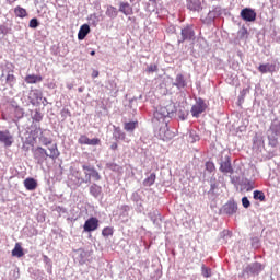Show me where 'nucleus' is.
I'll return each instance as SVG.
<instances>
[{"label":"nucleus","mask_w":280,"mask_h":280,"mask_svg":"<svg viewBox=\"0 0 280 280\" xmlns=\"http://www.w3.org/2000/svg\"><path fill=\"white\" fill-rule=\"evenodd\" d=\"M267 137L269 141V145L271 148H277L279 145V137H280V121L273 120L269 130L267 131Z\"/></svg>","instance_id":"1"},{"label":"nucleus","mask_w":280,"mask_h":280,"mask_svg":"<svg viewBox=\"0 0 280 280\" xmlns=\"http://www.w3.org/2000/svg\"><path fill=\"white\" fill-rule=\"evenodd\" d=\"M82 170L85 174V177L81 179L80 185H82V183H91V178L96 182L102 180V175H100V172L95 170V166L91 164H83Z\"/></svg>","instance_id":"2"},{"label":"nucleus","mask_w":280,"mask_h":280,"mask_svg":"<svg viewBox=\"0 0 280 280\" xmlns=\"http://www.w3.org/2000/svg\"><path fill=\"white\" fill-rule=\"evenodd\" d=\"M174 113H176V107L174 104H168L165 107H159L154 113V119L161 121V119H167V117H174Z\"/></svg>","instance_id":"3"},{"label":"nucleus","mask_w":280,"mask_h":280,"mask_svg":"<svg viewBox=\"0 0 280 280\" xmlns=\"http://www.w3.org/2000/svg\"><path fill=\"white\" fill-rule=\"evenodd\" d=\"M155 137L162 141H172L174 139V132L167 127V122H163L162 126L155 130Z\"/></svg>","instance_id":"4"},{"label":"nucleus","mask_w":280,"mask_h":280,"mask_svg":"<svg viewBox=\"0 0 280 280\" xmlns=\"http://www.w3.org/2000/svg\"><path fill=\"white\" fill-rule=\"evenodd\" d=\"M264 270L261 262H252L247 265L242 272V277H249V275H259Z\"/></svg>","instance_id":"5"},{"label":"nucleus","mask_w":280,"mask_h":280,"mask_svg":"<svg viewBox=\"0 0 280 280\" xmlns=\"http://www.w3.org/2000/svg\"><path fill=\"white\" fill-rule=\"evenodd\" d=\"M100 229V220L95 217L88 219L83 225L84 233H93Z\"/></svg>","instance_id":"6"},{"label":"nucleus","mask_w":280,"mask_h":280,"mask_svg":"<svg viewBox=\"0 0 280 280\" xmlns=\"http://www.w3.org/2000/svg\"><path fill=\"white\" fill-rule=\"evenodd\" d=\"M205 110H207V104L205 103V100L197 98L196 104L191 107L192 117H200Z\"/></svg>","instance_id":"7"},{"label":"nucleus","mask_w":280,"mask_h":280,"mask_svg":"<svg viewBox=\"0 0 280 280\" xmlns=\"http://www.w3.org/2000/svg\"><path fill=\"white\" fill-rule=\"evenodd\" d=\"M33 156L38 165H43V163H45L47 159H49L47 155V150H45L43 147H37L33 151Z\"/></svg>","instance_id":"8"},{"label":"nucleus","mask_w":280,"mask_h":280,"mask_svg":"<svg viewBox=\"0 0 280 280\" xmlns=\"http://www.w3.org/2000/svg\"><path fill=\"white\" fill-rule=\"evenodd\" d=\"M196 38V33L191 26H185L182 28L180 38L178 43H185V40H194Z\"/></svg>","instance_id":"9"},{"label":"nucleus","mask_w":280,"mask_h":280,"mask_svg":"<svg viewBox=\"0 0 280 280\" xmlns=\"http://www.w3.org/2000/svg\"><path fill=\"white\" fill-rule=\"evenodd\" d=\"M219 16H222V8L214 7L211 11H209L208 15L203 20V23H206V25H211V23H213V21H215V19Z\"/></svg>","instance_id":"10"},{"label":"nucleus","mask_w":280,"mask_h":280,"mask_svg":"<svg viewBox=\"0 0 280 280\" xmlns=\"http://www.w3.org/2000/svg\"><path fill=\"white\" fill-rule=\"evenodd\" d=\"M116 215H118L119 220L124 223L128 222V218H130V206L122 205L117 208Z\"/></svg>","instance_id":"11"},{"label":"nucleus","mask_w":280,"mask_h":280,"mask_svg":"<svg viewBox=\"0 0 280 280\" xmlns=\"http://www.w3.org/2000/svg\"><path fill=\"white\" fill-rule=\"evenodd\" d=\"M241 19H243V21H247L248 23H253V21H256L257 19V13L250 8H245L241 11Z\"/></svg>","instance_id":"12"},{"label":"nucleus","mask_w":280,"mask_h":280,"mask_svg":"<svg viewBox=\"0 0 280 280\" xmlns=\"http://www.w3.org/2000/svg\"><path fill=\"white\" fill-rule=\"evenodd\" d=\"M221 212L225 213V215H235V213H237V202L234 200L228 201L222 207Z\"/></svg>","instance_id":"13"},{"label":"nucleus","mask_w":280,"mask_h":280,"mask_svg":"<svg viewBox=\"0 0 280 280\" xmlns=\"http://www.w3.org/2000/svg\"><path fill=\"white\" fill-rule=\"evenodd\" d=\"M220 170L223 174H233V166H231V158L229 155L221 160Z\"/></svg>","instance_id":"14"},{"label":"nucleus","mask_w":280,"mask_h":280,"mask_svg":"<svg viewBox=\"0 0 280 280\" xmlns=\"http://www.w3.org/2000/svg\"><path fill=\"white\" fill-rule=\"evenodd\" d=\"M0 143H4L7 148H10L14 143V138L8 130L0 131Z\"/></svg>","instance_id":"15"},{"label":"nucleus","mask_w":280,"mask_h":280,"mask_svg":"<svg viewBox=\"0 0 280 280\" xmlns=\"http://www.w3.org/2000/svg\"><path fill=\"white\" fill-rule=\"evenodd\" d=\"M279 70V68L277 67V63H261L258 67V71L260 73H275Z\"/></svg>","instance_id":"16"},{"label":"nucleus","mask_w":280,"mask_h":280,"mask_svg":"<svg viewBox=\"0 0 280 280\" xmlns=\"http://www.w3.org/2000/svg\"><path fill=\"white\" fill-rule=\"evenodd\" d=\"M47 150L48 159H52V161H55V159H58V156H60V151H58V144L51 142L47 145Z\"/></svg>","instance_id":"17"},{"label":"nucleus","mask_w":280,"mask_h":280,"mask_svg":"<svg viewBox=\"0 0 280 280\" xmlns=\"http://www.w3.org/2000/svg\"><path fill=\"white\" fill-rule=\"evenodd\" d=\"M187 8L192 12H200L202 10V0H188Z\"/></svg>","instance_id":"18"},{"label":"nucleus","mask_w":280,"mask_h":280,"mask_svg":"<svg viewBox=\"0 0 280 280\" xmlns=\"http://www.w3.org/2000/svg\"><path fill=\"white\" fill-rule=\"evenodd\" d=\"M90 32H91V26H89V24H83L79 30L78 39L84 40L86 36H89Z\"/></svg>","instance_id":"19"},{"label":"nucleus","mask_w":280,"mask_h":280,"mask_svg":"<svg viewBox=\"0 0 280 280\" xmlns=\"http://www.w3.org/2000/svg\"><path fill=\"white\" fill-rule=\"evenodd\" d=\"M24 187L27 189V191H35V189L38 187V182L32 177L26 178L24 180Z\"/></svg>","instance_id":"20"},{"label":"nucleus","mask_w":280,"mask_h":280,"mask_svg":"<svg viewBox=\"0 0 280 280\" xmlns=\"http://www.w3.org/2000/svg\"><path fill=\"white\" fill-rule=\"evenodd\" d=\"M173 86H176L177 89H185L187 86V80H185V75L177 74L175 78V82L173 83Z\"/></svg>","instance_id":"21"},{"label":"nucleus","mask_w":280,"mask_h":280,"mask_svg":"<svg viewBox=\"0 0 280 280\" xmlns=\"http://www.w3.org/2000/svg\"><path fill=\"white\" fill-rule=\"evenodd\" d=\"M119 12H122L126 16L132 14V7L128 2H121L119 5Z\"/></svg>","instance_id":"22"},{"label":"nucleus","mask_w":280,"mask_h":280,"mask_svg":"<svg viewBox=\"0 0 280 280\" xmlns=\"http://www.w3.org/2000/svg\"><path fill=\"white\" fill-rule=\"evenodd\" d=\"M90 194L93 196V198H100V196H102V186L92 184L90 186Z\"/></svg>","instance_id":"23"},{"label":"nucleus","mask_w":280,"mask_h":280,"mask_svg":"<svg viewBox=\"0 0 280 280\" xmlns=\"http://www.w3.org/2000/svg\"><path fill=\"white\" fill-rule=\"evenodd\" d=\"M137 128H139V121L137 120L124 122V130H126V132H135Z\"/></svg>","instance_id":"24"},{"label":"nucleus","mask_w":280,"mask_h":280,"mask_svg":"<svg viewBox=\"0 0 280 280\" xmlns=\"http://www.w3.org/2000/svg\"><path fill=\"white\" fill-rule=\"evenodd\" d=\"M25 82L27 84H36L38 82H43V77L36 74H28L25 78Z\"/></svg>","instance_id":"25"},{"label":"nucleus","mask_w":280,"mask_h":280,"mask_svg":"<svg viewBox=\"0 0 280 280\" xmlns=\"http://www.w3.org/2000/svg\"><path fill=\"white\" fill-rule=\"evenodd\" d=\"M23 255H25V253H23V247H21V243H16L15 247L12 250V256L13 257H23Z\"/></svg>","instance_id":"26"},{"label":"nucleus","mask_w":280,"mask_h":280,"mask_svg":"<svg viewBox=\"0 0 280 280\" xmlns=\"http://www.w3.org/2000/svg\"><path fill=\"white\" fill-rule=\"evenodd\" d=\"M156 180V174L151 173L149 177L143 180L144 187H152V184Z\"/></svg>","instance_id":"27"},{"label":"nucleus","mask_w":280,"mask_h":280,"mask_svg":"<svg viewBox=\"0 0 280 280\" xmlns=\"http://www.w3.org/2000/svg\"><path fill=\"white\" fill-rule=\"evenodd\" d=\"M14 14H15V16H19L20 19H25V16H27V10H25L22 7H16L14 9Z\"/></svg>","instance_id":"28"},{"label":"nucleus","mask_w":280,"mask_h":280,"mask_svg":"<svg viewBox=\"0 0 280 280\" xmlns=\"http://www.w3.org/2000/svg\"><path fill=\"white\" fill-rule=\"evenodd\" d=\"M117 14H118L117 8L112 5L107 7L106 16H109V19H117Z\"/></svg>","instance_id":"29"},{"label":"nucleus","mask_w":280,"mask_h":280,"mask_svg":"<svg viewBox=\"0 0 280 280\" xmlns=\"http://www.w3.org/2000/svg\"><path fill=\"white\" fill-rule=\"evenodd\" d=\"M114 138L118 141H125L126 140V133L121 131L119 128H116L114 130Z\"/></svg>","instance_id":"30"},{"label":"nucleus","mask_w":280,"mask_h":280,"mask_svg":"<svg viewBox=\"0 0 280 280\" xmlns=\"http://www.w3.org/2000/svg\"><path fill=\"white\" fill-rule=\"evenodd\" d=\"M237 36H238L240 40H244V39L248 38V30L246 28V26H242L240 28V31L237 32Z\"/></svg>","instance_id":"31"},{"label":"nucleus","mask_w":280,"mask_h":280,"mask_svg":"<svg viewBox=\"0 0 280 280\" xmlns=\"http://www.w3.org/2000/svg\"><path fill=\"white\" fill-rule=\"evenodd\" d=\"M188 141H189V143H196V141H200V136H198L196 130L189 131Z\"/></svg>","instance_id":"32"},{"label":"nucleus","mask_w":280,"mask_h":280,"mask_svg":"<svg viewBox=\"0 0 280 280\" xmlns=\"http://www.w3.org/2000/svg\"><path fill=\"white\" fill-rule=\"evenodd\" d=\"M218 187H220V182L214 177L210 178V194H215Z\"/></svg>","instance_id":"33"},{"label":"nucleus","mask_w":280,"mask_h":280,"mask_svg":"<svg viewBox=\"0 0 280 280\" xmlns=\"http://www.w3.org/2000/svg\"><path fill=\"white\" fill-rule=\"evenodd\" d=\"M254 200H259L260 202H266V195L264 191L255 190L254 191Z\"/></svg>","instance_id":"34"},{"label":"nucleus","mask_w":280,"mask_h":280,"mask_svg":"<svg viewBox=\"0 0 280 280\" xmlns=\"http://www.w3.org/2000/svg\"><path fill=\"white\" fill-rule=\"evenodd\" d=\"M107 167L108 170H112V172H117L118 174H121V172H124V168L116 163H108Z\"/></svg>","instance_id":"35"},{"label":"nucleus","mask_w":280,"mask_h":280,"mask_svg":"<svg viewBox=\"0 0 280 280\" xmlns=\"http://www.w3.org/2000/svg\"><path fill=\"white\" fill-rule=\"evenodd\" d=\"M201 275L202 277H205L206 279H209V277H211V268L202 265L201 266Z\"/></svg>","instance_id":"36"},{"label":"nucleus","mask_w":280,"mask_h":280,"mask_svg":"<svg viewBox=\"0 0 280 280\" xmlns=\"http://www.w3.org/2000/svg\"><path fill=\"white\" fill-rule=\"evenodd\" d=\"M177 115L182 121H185L187 119V115H189V112L185 110V108H179Z\"/></svg>","instance_id":"37"},{"label":"nucleus","mask_w":280,"mask_h":280,"mask_svg":"<svg viewBox=\"0 0 280 280\" xmlns=\"http://www.w3.org/2000/svg\"><path fill=\"white\" fill-rule=\"evenodd\" d=\"M89 21L91 25H94V27H96L97 23H100V18H97V14H91Z\"/></svg>","instance_id":"38"},{"label":"nucleus","mask_w":280,"mask_h":280,"mask_svg":"<svg viewBox=\"0 0 280 280\" xmlns=\"http://www.w3.org/2000/svg\"><path fill=\"white\" fill-rule=\"evenodd\" d=\"M38 25H40V22H38V19L36 18H33L28 23V26L31 27V30H36Z\"/></svg>","instance_id":"39"},{"label":"nucleus","mask_w":280,"mask_h":280,"mask_svg":"<svg viewBox=\"0 0 280 280\" xmlns=\"http://www.w3.org/2000/svg\"><path fill=\"white\" fill-rule=\"evenodd\" d=\"M5 80L9 86H14V83L16 82V78L14 77V74H8Z\"/></svg>","instance_id":"40"},{"label":"nucleus","mask_w":280,"mask_h":280,"mask_svg":"<svg viewBox=\"0 0 280 280\" xmlns=\"http://www.w3.org/2000/svg\"><path fill=\"white\" fill-rule=\"evenodd\" d=\"M33 121H43V114L36 109L34 115L32 116Z\"/></svg>","instance_id":"41"},{"label":"nucleus","mask_w":280,"mask_h":280,"mask_svg":"<svg viewBox=\"0 0 280 280\" xmlns=\"http://www.w3.org/2000/svg\"><path fill=\"white\" fill-rule=\"evenodd\" d=\"M102 235L103 237H110V235H113V228L110 226L104 228L102 231Z\"/></svg>","instance_id":"42"},{"label":"nucleus","mask_w":280,"mask_h":280,"mask_svg":"<svg viewBox=\"0 0 280 280\" xmlns=\"http://www.w3.org/2000/svg\"><path fill=\"white\" fill-rule=\"evenodd\" d=\"M131 198H132L133 202H136L138 205V207H142L141 196H139V192H133Z\"/></svg>","instance_id":"43"},{"label":"nucleus","mask_w":280,"mask_h":280,"mask_svg":"<svg viewBox=\"0 0 280 280\" xmlns=\"http://www.w3.org/2000/svg\"><path fill=\"white\" fill-rule=\"evenodd\" d=\"M221 237H222V240H224V242H229V240H231V231L223 230L221 232Z\"/></svg>","instance_id":"44"},{"label":"nucleus","mask_w":280,"mask_h":280,"mask_svg":"<svg viewBox=\"0 0 280 280\" xmlns=\"http://www.w3.org/2000/svg\"><path fill=\"white\" fill-rule=\"evenodd\" d=\"M156 71H159V67L155 63L147 67V73H156Z\"/></svg>","instance_id":"45"},{"label":"nucleus","mask_w":280,"mask_h":280,"mask_svg":"<svg viewBox=\"0 0 280 280\" xmlns=\"http://www.w3.org/2000/svg\"><path fill=\"white\" fill-rule=\"evenodd\" d=\"M78 143H80V145H89V137H86L85 135H82L79 138Z\"/></svg>","instance_id":"46"},{"label":"nucleus","mask_w":280,"mask_h":280,"mask_svg":"<svg viewBox=\"0 0 280 280\" xmlns=\"http://www.w3.org/2000/svg\"><path fill=\"white\" fill-rule=\"evenodd\" d=\"M100 143H101L100 138H93V139L89 138L88 145H100Z\"/></svg>","instance_id":"47"},{"label":"nucleus","mask_w":280,"mask_h":280,"mask_svg":"<svg viewBox=\"0 0 280 280\" xmlns=\"http://www.w3.org/2000/svg\"><path fill=\"white\" fill-rule=\"evenodd\" d=\"M39 141H40L42 145H46V147L51 145V143H52L51 140H49L45 137L39 138Z\"/></svg>","instance_id":"48"},{"label":"nucleus","mask_w":280,"mask_h":280,"mask_svg":"<svg viewBox=\"0 0 280 280\" xmlns=\"http://www.w3.org/2000/svg\"><path fill=\"white\" fill-rule=\"evenodd\" d=\"M242 205H243L244 209H248V207H250V200H248V197L242 198Z\"/></svg>","instance_id":"49"},{"label":"nucleus","mask_w":280,"mask_h":280,"mask_svg":"<svg viewBox=\"0 0 280 280\" xmlns=\"http://www.w3.org/2000/svg\"><path fill=\"white\" fill-rule=\"evenodd\" d=\"M206 170L208 172H213V170H215V164H213V162H206Z\"/></svg>","instance_id":"50"},{"label":"nucleus","mask_w":280,"mask_h":280,"mask_svg":"<svg viewBox=\"0 0 280 280\" xmlns=\"http://www.w3.org/2000/svg\"><path fill=\"white\" fill-rule=\"evenodd\" d=\"M67 115L71 117V112H69V109H62L61 116L63 117V119H67Z\"/></svg>","instance_id":"51"},{"label":"nucleus","mask_w":280,"mask_h":280,"mask_svg":"<svg viewBox=\"0 0 280 280\" xmlns=\"http://www.w3.org/2000/svg\"><path fill=\"white\" fill-rule=\"evenodd\" d=\"M252 246H254V248H259V238H253Z\"/></svg>","instance_id":"52"},{"label":"nucleus","mask_w":280,"mask_h":280,"mask_svg":"<svg viewBox=\"0 0 280 280\" xmlns=\"http://www.w3.org/2000/svg\"><path fill=\"white\" fill-rule=\"evenodd\" d=\"M40 93L38 91L33 92V96L35 97V100H40Z\"/></svg>","instance_id":"53"},{"label":"nucleus","mask_w":280,"mask_h":280,"mask_svg":"<svg viewBox=\"0 0 280 280\" xmlns=\"http://www.w3.org/2000/svg\"><path fill=\"white\" fill-rule=\"evenodd\" d=\"M98 75H100V71L94 70V71L92 72V78H97Z\"/></svg>","instance_id":"54"},{"label":"nucleus","mask_w":280,"mask_h":280,"mask_svg":"<svg viewBox=\"0 0 280 280\" xmlns=\"http://www.w3.org/2000/svg\"><path fill=\"white\" fill-rule=\"evenodd\" d=\"M110 150H117V143L114 142L112 145H110Z\"/></svg>","instance_id":"55"},{"label":"nucleus","mask_w":280,"mask_h":280,"mask_svg":"<svg viewBox=\"0 0 280 280\" xmlns=\"http://www.w3.org/2000/svg\"><path fill=\"white\" fill-rule=\"evenodd\" d=\"M78 91H79V93H83L84 92V88L81 86V88L78 89Z\"/></svg>","instance_id":"56"},{"label":"nucleus","mask_w":280,"mask_h":280,"mask_svg":"<svg viewBox=\"0 0 280 280\" xmlns=\"http://www.w3.org/2000/svg\"><path fill=\"white\" fill-rule=\"evenodd\" d=\"M44 261H49V257L44 256Z\"/></svg>","instance_id":"57"},{"label":"nucleus","mask_w":280,"mask_h":280,"mask_svg":"<svg viewBox=\"0 0 280 280\" xmlns=\"http://www.w3.org/2000/svg\"><path fill=\"white\" fill-rule=\"evenodd\" d=\"M90 55H91V56H95V50H92V51L90 52Z\"/></svg>","instance_id":"58"},{"label":"nucleus","mask_w":280,"mask_h":280,"mask_svg":"<svg viewBox=\"0 0 280 280\" xmlns=\"http://www.w3.org/2000/svg\"><path fill=\"white\" fill-rule=\"evenodd\" d=\"M150 1H153V3H156L158 0H150Z\"/></svg>","instance_id":"59"}]
</instances>
